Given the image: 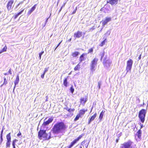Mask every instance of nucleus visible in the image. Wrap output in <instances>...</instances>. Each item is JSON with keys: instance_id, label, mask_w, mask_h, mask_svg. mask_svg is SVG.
Masks as SVG:
<instances>
[{"instance_id": "obj_1", "label": "nucleus", "mask_w": 148, "mask_h": 148, "mask_svg": "<svg viewBox=\"0 0 148 148\" xmlns=\"http://www.w3.org/2000/svg\"><path fill=\"white\" fill-rule=\"evenodd\" d=\"M66 127L63 123L60 122L56 123L53 126L52 130L53 133L57 134L59 133L63 134L65 132Z\"/></svg>"}, {"instance_id": "obj_2", "label": "nucleus", "mask_w": 148, "mask_h": 148, "mask_svg": "<svg viewBox=\"0 0 148 148\" xmlns=\"http://www.w3.org/2000/svg\"><path fill=\"white\" fill-rule=\"evenodd\" d=\"M46 130H40L38 132V137L40 139L43 138L44 139L49 140L51 138V134L50 132L48 134L46 133Z\"/></svg>"}, {"instance_id": "obj_3", "label": "nucleus", "mask_w": 148, "mask_h": 148, "mask_svg": "<svg viewBox=\"0 0 148 148\" xmlns=\"http://www.w3.org/2000/svg\"><path fill=\"white\" fill-rule=\"evenodd\" d=\"M98 60L97 58H95L91 62L90 64V74L92 75L94 72L95 71Z\"/></svg>"}, {"instance_id": "obj_4", "label": "nucleus", "mask_w": 148, "mask_h": 148, "mask_svg": "<svg viewBox=\"0 0 148 148\" xmlns=\"http://www.w3.org/2000/svg\"><path fill=\"white\" fill-rule=\"evenodd\" d=\"M146 113V110L144 109L140 110L139 112L138 117L141 122L143 123L144 122Z\"/></svg>"}, {"instance_id": "obj_5", "label": "nucleus", "mask_w": 148, "mask_h": 148, "mask_svg": "<svg viewBox=\"0 0 148 148\" xmlns=\"http://www.w3.org/2000/svg\"><path fill=\"white\" fill-rule=\"evenodd\" d=\"M112 62L110 60L108 59L107 56L106 55L103 60V64L104 67L106 68L109 67L111 64Z\"/></svg>"}, {"instance_id": "obj_6", "label": "nucleus", "mask_w": 148, "mask_h": 148, "mask_svg": "<svg viewBox=\"0 0 148 148\" xmlns=\"http://www.w3.org/2000/svg\"><path fill=\"white\" fill-rule=\"evenodd\" d=\"M133 142L130 140H129L123 144H121L120 148H132V145Z\"/></svg>"}, {"instance_id": "obj_7", "label": "nucleus", "mask_w": 148, "mask_h": 148, "mask_svg": "<svg viewBox=\"0 0 148 148\" xmlns=\"http://www.w3.org/2000/svg\"><path fill=\"white\" fill-rule=\"evenodd\" d=\"M133 61L131 59L128 60L127 62V65L126 68V71L127 73L129 71H130L132 66Z\"/></svg>"}, {"instance_id": "obj_8", "label": "nucleus", "mask_w": 148, "mask_h": 148, "mask_svg": "<svg viewBox=\"0 0 148 148\" xmlns=\"http://www.w3.org/2000/svg\"><path fill=\"white\" fill-rule=\"evenodd\" d=\"M111 20V18L110 17H106L105 20L102 21V27H104L108 22L110 21Z\"/></svg>"}, {"instance_id": "obj_9", "label": "nucleus", "mask_w": 148, "mask_h": 148, "mask_svg": "<svg viewBox=\"0 0 148 148\" xmlns=\"http://www.w3.org/2000/svg\"><path fill=\"white\" fill-rule=\"evenodd\" d=\"M82 32L78 31L77 32H75L74 34L73 37L75 39H76L77 38H79L82 36Z\"/></svg>"}, {"instance_id": "obj_10", "label": "nucleus", "mask_w": 148, "mask_h": 148, "mask_svg": "<svg viewBox=\"0 0 148 148\" xmlns=\"http://www.w3.org/2000/svg\"><path fill=\"white\" fill-rule=\"evenodd\" d=\"M45 120H44V122L42 124V125L44 126H45L49 124L53 121V119L52 118H49L46 121H45Z\"/></svg>"}, {"instance_id": "obj_11", "label": "nucleus", "mask_w": 148, "mask_h": 148, "mask_svg": "<svg viewBox=\"0 0 148 148\" xmlns=\"http://www.w3.org/2000/svg\"><path fill=\"white\" fill-rule=\"evenodd\" d=\"M14 3V0H10L7 5V7L8 11L11 9L12 7V5Z\"/></svg>"}, {"instance_id": "obj_12", "label": "nucleus", "mask_w": 148, "mask_h": 148, "mask_svg": "<svg viewBox=\"0 0 148 148\" xmlns=\"http://www.w3.org/2000/svg\"><path fill=\"white\" fill-rule=\"evenodd\" d=\"M118 0H109L107 1L108 3L111 4L112 5H114L117 4Z\"/></svg>"}, {"instance_id": "obj_13", "label": "nucleus", "mask_w": 148, "mask_h": 148, "mask_svg": "<svg viewBox=\"0 0 148 148\" xmlns=\"http://www.w3.org/2000/svg\"><path fill=\"white\" fill-rule=\"evenodd\" d=\"M97 116V114L96 113L94 114L89 119V120L88 122V124H89L90 123L91 121H93L95 118Z\"/></svg>"}, {"instance_id": "obj_14", "label": "nucleus", "mask_w": 148, "mask_h": 148, "mask_svg": "<svg viewBox=\"0 0 148 148\" xmlns=\"http://www.w3.org/2000/svg\"><path fill=\"white\" fill-rule=\"evenodd\" d=\"M87 100V99L85 98H81L80 100V103L84 105Z\"/></svg>"}, {"instance_id": "obj_15", "label": "nucleus", "mask_w": 148, "mask_h": 148, "mask_svg": "<svg viewBox=\"0 0 148 148\" xmlns=\"http://www.w3.org/2000/svg\"><path fill=\"white\" fill-rule=\"evenodd\" d=\"M36 5H35L34 6H33L31 10H29L27 14L28 15H30L31 14V13L35 10L36 7Z\"/></svg>"}, {"instance_id": "obj_16", "label": "nucleus", "mask_w": 148, "mask_h": 148, "mask_svg": "<svg viewBox=\"0 0 148 148\" xmlns=\"http://www.w3.org/2000/svg\"><path fill=\"white\" fill-rule=\"evenodd\" d=\"M77 142V141L75 139L71 143L70 145L68 147V148H71Z\"/></svg>"}, {"instance_id": "obj_17", "label": "nucleus", "mask_w": 148, "mask_h": 148, "mask_svg": "<svg viewBox=\"0 0 148 148\" xmlns=\"http://www.w3.org/2000/svg\"><path fill=\"white\" fill-rule=\"evenodd\" d=\"M141 130L140 129L138 130V131L136 133V135L140 139L141 137Z\"/></svg>"}, {"instance_id": "obj_18", "label": "nucleus", "mask_w": 148, "mask_h": 148, "mask_svg": "<svg viewBox=\"0 0 148 148\" xmlns=\"http://www.w3.org/2000/svg\"><path fill=\"white\" fill-rule=\"evenodd\" d=\"M7 141H11V133H10L6 135Z\"/></svg>"}, {"instance_id": "obj_19", "label": "nucleus", "mask_w": 148, "mask_h": 148, "mask_svg": "<svg viewBox=\"0 0 148 148\" xmlns=\"http://www.w3.org/2000/svg\"><path fill=\"white\" fill-rule=\"evenodd\" d=\"M87 111V110H80L79 114L80 116L81 115H83Z\"/></svg>"}, {"instance_id": "obj_20", "label": "nucleus", "mask_w": 148, "mask_h": 148, "mask_svg": "<svg viewBox=\"0 0 148 148\" xmlns=\"http://www.w3.org/2000/svg\"><path fill=\"white\" fill-rule=\"evenodd\" d=\"M79 54V52L75 51L72 53V55L73 57H77Z\"/></svg>"}, {"instance_id": "obj_21", "label": "nucleus", "mask_w": 148, "mask_h": 148, "mask_svg": "<svg viewBox=\"0 0 148 148\" xmlns=\"http://www.w3.org/2000/svg\"><path fill=\"white\" fill-rule=\"evenodd\" d=\"M24 10V9H23L21 11L19 12L18 14L15 15L14 16V18H16L19 15H20L23 12Z\"/></svg>"}, {"instance_id": "obj_22", "label": "nucleus", "mask_w": 148, "mask_h": 148, "mask_svg": "<svg viewBox=\"0 0 148 148\" xmlns=\"http://www.w3.org/2000/svg\"><path fill=\"white\" fill-rule=\"evenodd\" d=\"M85 54H82L80 56L79 58L80 63L81 62L83 61L84 60V56Z\"/></svg>"}, {"instance_id": "obj_23", "label": "nucleus", "mask_w": 148, "mask_h": 148, "mask_svg": "<svg viewBox=\"0 0 148 148\" xmlns=\"http://www.w3.org/2000/svg\"><path fill=\"white\" fill-rule=\"evenodd\" d=\"M4 82L3 84H2L0 86L1 87H2V86L3 85H6L8 83V81L6 80V78L4 77Z\"/></svg>"}, {"instance_id": "obj_24", "label": "nucleus", "mask_w": 148, "mask_h": 148, "mask_svg": "<svg viewBox=\"0 0 148 148\" xmlns=\"http://www.w3.org/2000/svg\"><path fill=\"white\" fill-rule=\"evenodd\" d=\"M19 79H16V80L14 82V86L13 89V91H14L16 85L19 82Z\"/></svg>"}, {"instance_id": "obj_25", "label": "nucleus", "mask_w": 148, "mask_h": 148, "mask_svg": "<svg viewBox=\"0 0 148 148\" xmlns=\"http://www.w3.org/2000/svg\"><path fill=\"white\" fill-rule=\"evenodd\" d=\"M11 141H7L6 143V148H10V143Z\"/></svg>"}, {"instance_id": "obj_26", "label": "nucleus", "mask_w": 148, "mask_h": 148, "mask_svg": "<svg viewBox=\"0 0 148 148\" xmlns=\"http://www.w3.org/2000/svg\"><path fill=\"white\" fill-rule=\"evenodd\" d=\"M104 112H103V111H102L100 113L99 116V118L100 120H101L103 117V115H104Z\"/></svg>"}, {"instance_id": "obj_27", "label": "nucleus", "mask_w": 148, "mask_h": 148, "mask_svg": "<svg viewBox=\"0 0 148 148\" xmlns=\"http://www.w3.org/2000/svg\"><path fill=\"white\" fill-rule=\"evenodd\" d=\"M67 84L68 82L67 81V79L66 78H65L64 80L63 84L66 87L67 86Z\"/></svg>"}, {"instance_id": "obj_28", "label": "nucleus", "mask_w": 148, "mask_h": 148, "mask_svg": "<svg viewBox=\"0 0 148 148\" xmlns=\"http://www.w3.org/2000/svg\"><path fill=\"white\" fill-rule=\"evenodd\" d=\"M7 49V47L6 45H5L4 47L0 51V52H1V53H2L3 52H5L6 51Z\"/></svg>"}, {"instance_id": "obj_29", "label": "nucleus", "mask_w": 148, "mask_h": 148, "mask_svg": "<svg viewBox=\"0 0 148 148\" xmlns=\"http://www.w3.org/2000/svg\"><path fill=\"white\" fill-rule=\"evenodd\" d=\"M100 55L101 56V60L105 55V52L104 51H103L100 53Z\"/></svg>"}, {"instance_id": "obj_30", "label": "nucleus", "mask_w": 148, "mask_h": 148, "mask_svg": "<svg viewBox=\"0 0 148 148\" xmlns=\"http://www.w3.org/2000/svg\"><path fill=\"white\" fill-rule=\"evenodd\" d=\"M80 65L79 64H78L74 68V70H75V71H77V70H78L80 68Z\"/></svg>"}, {"instance_id": "obj_31", "label": "nucleus", "mask_w": 148, "mask_h": 148, "mask_svg": "<svg viewBox=\"0 0 148 148\" xmlns=\"http://www.w3.org/2000/svg\"><path fill=\"white\" fill-rule=\"evenodd\" d=\"M111 32V29L108 30L106 33L105 34V35L106 36H108L110 34Z\"/></svg>"}, {"instance_id": "obj_32", "label": "nucleus", "mask_w": 148, "mask_h": 148, "mask_svg": "<svg viewBox=\"0 0 148 148\" xmlns=\"http://www.w3.org/2000/svg\"><path fill=\"white\" fill-rule=\"evenodd\" d=\"M81 117V116L79 114H77L75 118L74 119V121H76L78 120L79 118Z\"/></svg>"}, {"instance_id": "obj_33", "label": "nucleus", "mask_w": 148, "mask_h": 148, "mask_svg": "<svg viewBox=\"0 0 148 148\" xmlns=\"http://www.w3.org/2000/svg\"><path fill=\"white\" fill-rule=\"evenodd\" d=\"M65 109H66L69 112H73L75 110V109H69L68 108H67Z\"/></svg>"}, {"instance_id": "obj_34", "label": "nucleus", "mask_w": 148, "mask_h": 148, "mask_svg": "<svg viewBox=\"0 0 148 148\" xmlns=\"http://www.w3.org/2000/svg\"><path fill=\"white\" fill-rule=\"evenodd\" d=\"M101 83L100 81H99L98 83L97 87H98V90H99L101 86Z\"/></svg>"}, {"instance_id": "obj_35", "label": "nucleus", "mask_w": 148, "mask_h": 148, "mask_svg": "<svg viewBox=\"0 0 148 148\" xmlns=\"http://www.w3.org/2000/svg\"><path fill=\"white\" fill-rule=\"evenodd\" d=\"M106 39L105 38V39L100 44V45L101 46H102L105 43V42H106Z\"/></svg>"}, {"instance_id": "obj_36", "label": "nucleus", "mask_w": 148, "mask_h": 148, "mask_svg": "<svg viewBox=\"0 0 148 148\" xmlns=\"http://www.w3.org/2000/svg\"><path fill=\"white\" fill-rule=\"evenodd\" d=\"M70 90L71 92L72 93H73L74 92V88H73V86L72 85L71 86Z\"/></svg>"}, {"instance_id": "obj_37", "label": "nucleus", "mask_w": 148, "mask_h": 148, "mask_svg": "<svg viewBox=\"0 0 148 148\" xmlns=\"http://www.w3.org/2000/svg\"><path fill=\"white\" fill-rule=\"evenodd\" d=\"M43 53H44V51H42L41 53H39V57L40 58V60L41 59V56L42 55V54Z\"/></svg>"}, {"instance_id": "obj_38", "label": "nucleus", "mask_w": 148, "mask_h": 148, "mask_svg": "<svg viewBox=\"0 0 148 148\" xmlns=\"http://www.w3.org/2000/svg\"><path fill=\"white\" fill-rule=\"evenodd\" d=\"M82 135H80L78 137H77L76 140L78 141H79V140L82 137Z\"/></svg>"}, {"instance_id": "obj_39", "label": "nucleus", "mask_w": 148, "mask_h": 148, "mask_svg": "<svg viewBox=\"0 0 148 148\" xmlns=\"http://www.w3.org/2000/svg\"><path fill=\"white\" fill-rule=\"evenodd\" d=\"M82 135H80L78 137H77L76 140L78 141H79V140L82 137Z\"/></svg>"}, {"instance_id": "obj_40", "label": "nucleus", "mask_w": 148, "mask_h": 148, "mask_svg": "<svg viewBox=\"0 0 148 148\" xmlns=\"http://www.w3.org/2000/svg\"><path fill=\"white\" fill-rule=\"evenodd\" d=\"M25 0L23 1H21L16 6V7H18L21 4H23V2H24V1H25Z\"/></svg>"}, {"instance_id": "obj_41", "label": "nucleus", "mask_w": 148, "mask_h": 148, "mask_svg": "<svg viewBox=\"0 0 148 148\" xmlns=\"http://www.w3.org/2000/svg\"><path fill=\"white\" fill-rule=\"evenodd\" d=\"M93 49L92 48H91L88 50V53H91L93 52Z\"/></svg>"}, {"instance_id": "obj_42", "label": "nucleus", "mask_w": 148, "mask_h": 148, "mask_svg": "<svg viewBox=\"0 0 148 148\" xmlns=\"http://www.w3.org/2000/svg\"><path fill=\"white\" fill-rule=\"evenodd\" d=\"M48 69H49V67H47V68H45V71H44V73L45 74V73L47 72V71H48Z\"/></svg>"}, {"instance_id": "obj_43", "label": "nucleus", "mask_w": 148, "mask_h": 148, "mask_svg": "<svg viewBox=\"0 0 148 148\" xmlns=\"http://www.w3.org/2000/svg\"><path fill=\"white\" fill-rule=\"evenodd\" d=\"M62 40H61V41L58 44V45H57V46H56V48H55V50H54V51L56 50V49L59 47V46L60 45V44L61 43V42H62Z\"/></svg>"}, {"instance_id": "obj_44", "label": "nucleus", "mask_w": 148, "mask_h": 148, "mask_svg": "<svg viewBox=\"0 0 148 148\" xmlns=\"http://www.w3.org/2000/svg\"><path fill=\"white\" fill-rule=\"evenodd\" d=\"M0 139H1V140H0V141H1V143L3 141V136H0Z\"/></svg>"}, {"instance_id": "obj_45", "label": "nucleus", "mask_w": 148, "mask_h": 148, "mask_svg": "<svg viewBox=\"0 0 148 148\" xmlns=\"http://www.w3.org/2000/svg\"><path fill=\"white\" fill-rule=\"evenodd\" d=\"M139 125H140V129H141L143 127V124H142L141 123H140Z\"/></svg>"}, {"instance_id": "obj_46", "label": "nucleus", "mask_w": 148, "mask_h": 148, "mask_svg": "<svg viewBox=\"0 0 148 148\" xmlns=\"http://www.w3.org/2000/svg\"><path fill=\"white\" fill-rule=\"evenodd\" d=\"M8 73H9L11 75L12 74V72L11 71V69H10L8 72Z\"/></svg>"}, {"instance_id": "obj_47", "label": "nucleus", "mask_w": 148, "mask_h": 148, "mask_svg": "<svg viewBox=\"0 0 148 148\" xmlns=\"http://www.w3.org/2000/svg\"><path fill=\"white\" fill-rule=\"evenodd\" d=\"M45 74L43 73L41 75V77L42 78H44Z\"/></svg>"}, {"instance_id": "obj_48", "label": "nucleus", "mask_w": 148, "mask_h": 148, "mask_svg": "<svg viewBox=\"0 0 148 148\" xmlns=\"http://www.w3.org/2000/svg\"><path fill=\"white\" fill-rule=\"evenodd\" d=\"M21 132H19V133L18 134H17V136H18L19 137V136H20V135H21Z\"/></svg>"}, {"instance_id": "obj_49", "label": "nucleus", "mask_w": 148, "mask_h": 148, "mask_svg": "<svg viewBox=\"0 0 148 148\" xmlns=\"http://www.w3.org/2000/svg\"><path fill=\"white\" fill-rule=\"evenodd\" d=\"M18 141V140H17V139H15L14 140L12 141V142H14V143H16V142Z\"/></svg>"}, {"instance_id": "obj_50", "label": "nucleus", "mask_w": 148, "mask_h": 148, "mask_svg": "<svg viewBox=\"0 0 148 148\" xmlns=\"http://www.w3.org/2000/svg\"><path fill=\"white\" fill-rule=\"evenodd\" d=\"M85 141H82L81 143V145H83V144H85Z\"/></svg>"}, {"instance_id": "obj_51", "label": "nucleus", "mask_w": 148, "mask_h": 148, "mask_svg": "<svg viewBox=\"0 0 148 148\" xmlns=\"http://www.w3.org/2000/svg\"><path fill=\"white\" fill-rule=\"evenodd\" d=\"M3 129H2V130H1V133L0 136H3Z\"/></svg>"}, {"instance_id": "obj_52", "label": "nucleus", "mask_w": 148, "mask_h": 148, "mask_svg": "<svg viewBox=\"0 0 148 148\" xmlns=\"http://www.w3.org/2000/svg\"><path fill=\"white\" fill-rule=\"evenodd\" d=\"M16 143L12 142V146H15Z\"/></svg>"}, {"instance_id": "obj_53", "label": "nucleus", "mask_w": 148, "mask_h": 148, "mask_svg": "<svg viewBox=\"0 0 148 148\" xmlns=\"http://www.w3.org/2000/svg\"><path fill=\"white\" fill-rule=\"evenodd\" d=\"M16 79H19L18 75H17V76L16 77Z\"/></svg>"}, {"instance_id": "obj_54", "label": "nucleus", "mask_w": 148, "mask_h": 148, "mask_svg": "<svg viewBox=\"0 0 148 148\" xmlns=\"http://www.w3.org/2000/svg\"><path fill=\"white\" fill-rule=\"evenodd\" d=\"M62 8H63V6H62L59 11V13L61 11Z\"/></svg>"}, {"instance_id": "obj_55", "label": "nucleus", "mask_w": 148, "mask_h": 148, "mask_svg": "<svg viewBox=\"0 0 148 148\" xmlns=\"http://www.w3.org/2000/svg\"><path fill=\"white\" fill-rule=\"evenodd\" d=\"M48 18H47L46 21H45V23H46H46H47V21H48Z\"/></svg>"}, {"instance_id": "obj_56", "label": "nucleus", "mask_w": 148, "mask_h": 148, "mask_svg": "<svg viewBox=\"0 0 148 148\" xmlns=\"http://www.w3.org/2000/svg\"><path fill=\"white\" fill-rule=\"evenodd\" d=\"M8 74V73H4V75H7Z\"/></svg>"}, {"instance_id": "obj_57", "label": "nucleus", "mask_w": 148, "mask_h": 148, "mask_svg": "<svg viewBox=\"0 0 148 148\" xmlns=\"http://www.w3.org/2000/svg\"><path fill=\"white\" fill-rule=\"evenodd\" d=\"M76 12V10H74V11L73 12V13H73V14H74V13H75Z\"/></svg>"}, {"instance_id": "obj_58", "label": "nucleus", "mask_w": 148, "mask_h": 148, "mask_svg": "<svg viewBox=\"0 0 148 148\" xmlns=\"http://www.w3.org/2000/svg\"><path fill=\"white\" fill-rule=\"evenodd\" d=\"M137 100H138L139 102H140V100L139 98L137 99Z\"/></svg>"}, {"instance_id": "obj_59", "label": "nucleus", "mask_w": 148, "mask_h": 148, "mask_svg": "<svg viewBox=\"0 0 148 148\" xmlns=\"http://www.w3.org/2000/svg\"><path fill=\"white\" fill-rule=\"evenodd\" d=\"M65 3H64V4H63V5H62V6H63V7H64L65 5Z\"/></svg>"}, {"instance_id": "obj_60", "label": "nucleus", "mask_w": 148, "mask_h": 148, "mask_svg": "<svg viewBox=\"0 0 148 148\" xmlns=\"http://www.w3.org/2000/svg\"><path fill=\"white\" fill-rule=\"evenodd\" d=\"M103 27H103L100 30L99 32H101L102 30V29L103 28Z\"/></svg>"}, {"instance_id": "obj_61", "label": "nucleus", "mask_w": 148, "mask_h": 148, "mask_svg": "<svg viewBox=\"0 0 148 148\" xmlns=\"http://www.w3.org/2000/svg\"><path fill=\"white\" fill-rule=\"evenodd\" d=\"M46 25V23H45V24H44V25H43V27H44Z\"/></svg>"}, {"instance_id": "obj_62", "label": "nucleus", "mask_w": 148, "mask_h": 148, "mask_svg": "<svg viewBox=\"0 0 148 148\" xmlns=\"http://www.w3.org/2000/svg\"><path fill=\"white\" fill-rule=\"evenodd\" d=\"M13 148H16L15 146H12Z\"/></svg>"}, {"instance_id": "obj_63", "label": "nucleus", "mask_w": 148, "mask_h": 148, "mask_svg": "<svg viewBox=\"0 0 148 148\" xmlns=\"http://www.w3.org/2000/svg\"><path fill=\"white\" fill-rule=\"evenodd\" d=\"M118 140H118V139H117L116 140V142H118Z\"/></svg>"}, {"instance_id": "obj_64", "label": "nucleus", "mask_w": 148, "mask_h": 148, "mask_svg": "<svg viewBox=\"0 0 148 148\" xmlns=\"http://www.w3.org/2000/svg\"><path fill=\"white\" fill-rule=\"evenodd\" d=\"M71 38L69 40V41H71Z\"/></svg>"}]
</instances>
